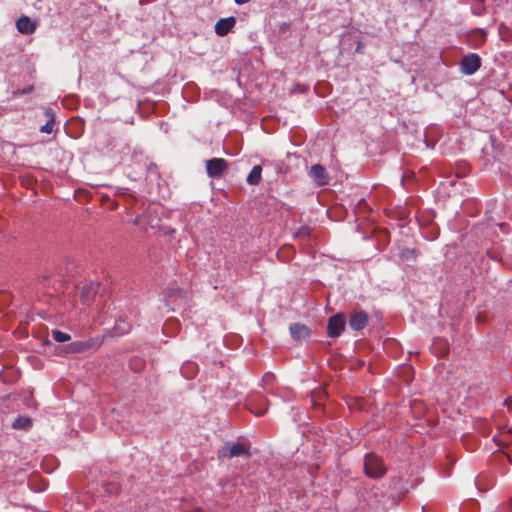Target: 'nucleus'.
I'll list each match as a JSON object with an SVG mask.
<instances>
[{"label":"nucleus","instance_id":"7ed1b4c3","mask_svg":"<svg viewBox=\"0 0 512 512\" xmlns=\"http://www.w3.org/2000/svg\"><path fill=\"white\" fill-rule=\"evenodd\" d=\"M229 167L223 158H212L206 162V172L211 178H219Z\"/></svg>","mask_w":512,"mask_h":512},{"label":"nucleus","instance_id":"9d476101","mask_svg":"<svg viewBox=\"0 0 512 512\" xmlns=\"http://www.w3.org/2000/svg\"><path fill=\"white\" fill-rule=\"evenodd\" d=\"M95 294H96V289H95L94 283H92V282L85 283L81 287L80 297H81V301L84 304L89 305L92 302Z\"/></svg>","mask_w":512,"mask_h":512},{"label":"nucleus","instance_id":"6e6552de","mask_svg":"<svg viewBox=\"0 0 512 512\" xmlns=\"http://www.w3.org/2000/svg\"><path fill=\"white\" fill-rule=\"evenodd\" d=\"M369 317L367 313L360 311L351 315L349 326L352 330L360 331L368 324Z\"/></svg>","mask_w":512,"mask_h":512},{"label":"nucleus","instance_id":"f257e3e1","mask_svg":"<svg viewBox=\"0 0 512 512\" xmlns=\"http://www.w3.org/2000/svg\"><path fill=\"white\" fill-rule=\"evenodd\" d=\"M386 467L381 457L374 453H368L364 458L365 475L372 479L382 478L386 474Z\"/></svg>","mask_w":512,"mask_h":512},{"label":"nucleus","instance_id":"f03ea898","mask_svg":"<svg viewBox=\"0 0 512 512\" xmlns=\"http://www.w3.org/2000/svg\"><path fill=\"white\" fill-rule=\"evenodd\" d=\"M244 456L245 458H249L251 453L249 448L244 443H232L227 442L225 445L219 449L218 458H228L232 459L234 457Z\"/></svg>","mask_w":512,"mask_h":512},{"label":"nucleus","instance_id":"ddd939ff","mask_svg":"<svg viewBox=\"0 0 512 512\" xmlns=\"http://www.w3.org/2000/svg\"><path fill=\"white\" fill-rule=\"evenodd\" d=\"M261 173L262 167L260 165H255L247 176V183L249 185H258L261 180Z\"/></svg>","mask_w":512,"mask_h":512},{"label":"nucleus","instance_id":"5701e85b","mask_svg":"<svg viewBox=\"0 0 512 512\" xmlns=\"http://www.w3.org/2000/svg\"><path fill=\"white\" fill-rule=\"evenodd\" d=\"M130 366H131V369H134V370H137V368H139L138 364L135 365V367H134L132 362L130 363Z\"/></svg>","mask_w":512,"mask_h":512},{"label":"nucleus","instance_id":"aec40b11","mask_svg":"<svg viewBox=\"0 0 512 512\" xmlns=\"http://www.w3.org/2000/svg\"><path fill=\"white\" fill-rule=\"evenodd\" d=\"M364 205H365V200H364V199H360V200L358 201L357 206L360 208V207H362V206H364Z\"/></svg>","mask_w":512,"mask_h":512},{"label":"nucleus","instance_id":"393cba45","mask_svg":"<svg viewBox=\"0 0 512 512\" xmlns=\"http://www.w3.org/2000/svg\"><path fill=\"white\" fill-rule=\"evenodd\" d=\"M130 366H131V369H134V370H137V368H139L138 364L135 365V367H134L132 362L130 363Z\"/></svg>","mask_w":512,"mask_h":512},{"label":"nucleus","instance_id":"4468645a","mask_svg":"<svg viewBox=\"0 0 512 512\" xmlns=\"http://www.w3.org/2000/svg\"><path fill=\"white\" fill-rule=\"evenodd\" d=\"M92 347L91 341H75L69 345V352L78 353L83 352Z\"/></svg>","mask_w":512,"mask_h":512},{"label":"nucleus","instance_id":"1a4fd4ad","mask_svg":"<svg viewBox=\"0 0 512 512\" xmlns=\"http://www.w3.org/2000/svg\"><path fill=\"white\" fill-rule=\"evenodd\" d=\"M235 23L236 20L234 17L222 18L215 24V33L219 36H225L234 27Z\"/></svg>","mask_w":512,"mask_h":512},{"label":"nucleus","instance_id":"f8f14e48","mask_svg":"<svg viewBox=\"0 0 512 512\" xmlns=\"http://www.w3.org/2000/svg\"><path fill=\"white\" fill-rule=\"evenodd\" d=\"M44 114L48 120H47L46 124L40 128V131L43 133L50 134L53 132V128L55 125V115L51 108H46L44 110Z\"/></svg>","mask_w":512,"mask_h":512},{"label":"nucleus","instance_id":"a211bd4d","mask_svg":"<svg viewBox=\"0 0 512 512\" xmlns=\"http://www.w3.org/2000/svg\"><path fill=\"white\" fill-rule=\"evenodd\" d=\"M485 11L484 0H475L472 5V13L476 16L483 15Z\"/></svg>","mask_w":512,"mask_h":512},{"label":"nucleus","instance_id":"9b49d317","mask_svg":"<svg viewBox=\"0 0 512 512\" xmlns=\"http://www.w3.org/2000/svg\"><path fill=\"white\" fill-rule=\"evenodd\" d=\"M290 334L294 339L306 340L310 336V330L302 324H293L290 326Z\"/></svg>","mask_w":512,"mask_h":512},{"label":"nucleus","instance_id":"4be33fe9","mask_svg":"<svg viewBox=\"0 0 512 512\" xmlns=\"http://www.w3.org/2000/svg\"><path fill=\"white\" fill-rule=\"evenodd\" d=\"M130 366H131V369H134V370H137V368H139L138 364L135 365V367H134L132 362L130 363Z\"/></svg>","mask_w":512,"mask_h":512},{"label":"nucleus","instance_id":"bb28decb","mask_svg":"<svg viewBox=\"0 0 512 512\" xmlns=\"http://www.w3.org/2000/svg\"><path fill=\"white\" fill-rule=\"evenodd\" d=\"M137 364H138L139 369H140V368H141V366H142V362H141V361H138V363H137Z\"/></svg>","mask_w":512,"mask_h":512},{"label":"nucleus","instance_id":"6ab92c4d","mask_svg":"<svg viewBox=\"0 0 512 512\" xmlns=\"http://www.w3.org/2000/svg\"><path fill=\"white\" fill-rule=\"evenodd\" d=\"M261 401L263 402L262 407H257V408L250 407L251 412L256 416H262L267 411V406L265 404V400L261 399Z\"/></svg>","mask_w":512,"mask_h":512},{"label":"nucleus","instance_id":"423d86ee","mask_svg":"<svg viewBox=\"0 0 512 512\" xmlns=\"http://www.w3.org/2000/svg\"><path fill=\"white\" fill-rule=\"evenodd\" d=\"M309 175L318 186H324L329 183V175L326 169L320 164H314L310 168Z\"/></svg>","mask_w":512,"mask_h":512},{"label":"nucleus","instance_id":"2eb2a0df","mask_svg":"<svg viewBox=\"0 0 512 512\" xmlns=\"http://www.w3.org/2000/svg\"><path fill=\"white\" fill-rule=\"evenodd\" d=\"M32 422H31V419L27 416H18L12 426L13 428L15 429H28L30 428Z\"/></svg>","mask_w":512,"mask_h":512},{"label":"nucleus","instance_id":"dca6fc26","mask_svg":"<svg viewBox=\"0 0 512 512\" xmlns=\"http://www.w3.org/2000/svg\"><path fill=\"white\" fill-rule=\"evenodd\" d=\"M51 335H52V338L54 339V341L59 342V343H64L71 339V336L69 334L64 333L57 329L52 330Z\"/></svg>","mask_w":512,"mask_h":512},{"label":"nucleus","instance_id":"412c9836","mask_svg":"<svg viewBox=\"0 0 512 512\" xmlns=\"http://www.w3.org/2000/svg\"><path fill=\"white\" fill-rule=\"evenodd\" d=\"M237 4H245L248 3L250 0H234Z\"/></svg>","mask_w":512,"mask_h":512},{"label":"nucleus","instance_id":"0eeeda50","mask_svg":"<svg viewBox=\"0 0 512 512\" xmlns=\"http://www.w3.org/2000/svg\"><path fill=\"white\" fill-rule=\"evenodd\" d=\"M16 28L21 34L29 35L35 32L37 24L28 16L22 15L16 21Z\"/></svg>","mask_w":512,"mask_h":512},{"label":"nucleus","instance_id":"20e7f679","mask_svg":"<svg viewBox=\"0 0 512 512\" xmlns=\"http://www.w3.org/2000/svg\"><path fill=\"white\" fill-rule=\"evenodd\" d=\"M345 317L343 314L338 313L333 315L328 320L327 335L331 338L339 337L345 328Z\"/></svg>","mask_w":512,"mask_h":512},{"label":"nucleus","instance_id":"39448f33","mask_svg":"<svg viewBox=\"0 0 512 512\" xmlns=\"http://www.w3.org/2000/svg\"><path fill=\"white\" fill-rule=\"evenodd\" d=\"M481 66V59L480 57L475 54L471 53L463 57L461 61V68L462 71L466 75H473Z\"/></svg>","mask_w":512,"mask_h":512},{"label":"nucleus","instance_id":"a878e982","mask_svg":"<svg viewBox=\"0 0 512 512\" xmlns=\"http://www.w3.org/2000/svg\"><path fill=\"white\" fill-rule=\"evenodd\" d=\"M508 506H509V509L512 511V499L510 500Z\"/></svg>","mask_w":512,"mask_h":512},{"label":"nucleus","instance_id":"f3484780","mask_svg":"<svg viewBox=\"0 0 512 512\" xmlns=\"http://www.w3.org/2000/svg\"><path fill=\"white\" fill-rule=\"evenodd\" d=\"M115 330L120 334L128 333L130 330V324L124 319H119L116 321Z\"/></svg>","mask_w":512,"mask_h":512},{"label":"nucleus","instance_id":"b1692460","mask_svg":"<svg viewBox=\"0 0 512 512\" xmlns=\"http://www.w3.org/2000/svg\"><path fill=\"white\" fill-rule=\"evenodd\" d=\"M130 366H131V369H134V370H137V368H139L138 364L135 365V367H134L132 362L130 363Z\"/></svg>","mask_w":512,"mask_h":512}]
</instances>
